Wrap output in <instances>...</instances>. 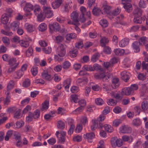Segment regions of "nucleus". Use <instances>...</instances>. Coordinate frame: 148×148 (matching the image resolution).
Masks as SVG:
<instances>
[{
	"label": "nucleus",
	"instance_id": "nucleus-12",
	"mask_svg": "<svg viewBox=\"0 0 148 148\" xmlns=\"http://www.w3.org/2000/svg\"><path fill=\"white\" fill-rule=\"evenodd\" d=\"M142 44L140 42L135 41L132 44V46L133 49H134L135 52H138L140 50L139 47L140 45H142Z\"/></svg>",
	"mask_w": 148,
	"mask_h": 148
},
{
	"label": "nucleus",
	"instance_id": "nucleus-37",
	"mask_svg": "<svg viewBox=\"0 0 148 148\" xmlns=\"http://www.w3.org/2000/svg\"><path fill=\"white\" fill-rule=\"evenodd\" d=\"M109 40L108 38L105 37L102 38L100 40V42L101 44V46L103 47L105 46V44L109 42Z\"/></svg>",
	"mask_w": 148,
	"mask_h": 148
},
{
	"label": "nucleus",
	"instance_id": "nucleus-22",
	"mask_svg": "<svg viewBox=\"0 0 148 148\" xmlns=\"http://www.w3.org/2000/svg\"><path fill=\"white\" fill-rule=\"evenodd\" d=\"M25 27L27 31L29 32H32L35 30V28L32 25L26 23L25 25Z\"/></svg>",
	"mask_w": 148,
	"mask_h": 148
},
{
	"label": "nucleus",
	"instance_id": "nucleus-64",
	"mask_svg": "<svg viewBox=\"0 0 148 148\" xmlns=\"http://www.w3.org/2000/svg\"><path fill=\"white\" fill-rule=\"evenodd\" d=\"M121 123V121L120 120H115L113 121V126L116 127H117Z\"/></svg>",
	"mask_w": 148,
	"mask_h": 148
},
{
	"label": "nucleus",
	"instance_id": "nucleus-30",
	"mask_svg": "<svg viewBox=\"0 0 148 148\" xmlns=\"http://www.w3.org/2000/svg\"><path fill=\"white\" fill-rule=\"evenodd\" d=\"M100 57V54L98 53H96L93 55L91 58V61L93 62H95Z\"/></svg>",
	"mask_w": 148,
	"mask_h": 148
},
{
	"label": "nucleus",
	"instance_id": "nucleus-6",
	"mask_svg": "<svg viewBox=\"0 0 148 148\" xmlns=\"http://www.w3.org/2000/svg\"><path fill=\"white\" fill-rule=\"evenodd\" d=\"M21 8L23 9H33L34 6L29 3H27L25 1H22L21 2Z\"/></svg>",
	"mask_w": 148,
	"mask_h": 148
},
{
	"label": "nucleus",
	"instance_id": "nucleus-23",
	"mask_svg": "<svg viewBox=\"0 0 148 148\" xmlns=\"http://www.w3.org/2000/svg\"><path fill=\"white\" fill-rule=\"evenodd\" d=\"M132 123L133 125L136 127H138L141 124V122L139 119H135L132 121Z\"/></svg>",
	"mask_w": 148,
	"mask_h": 148
},
{
	"label": "nucleus",
	"instance_id": "nucleus-34",
	"mask_svg": "<svg viewBox=\"0 0 148 148\" xmlns=\"http://www.w3.org/2000/svg\"><path fill=\"white\" fill-rule=\"evenodd\" d=\"M76 35L75 33H71L68 34L66 36V39L68 40H70L71 39H74L76 37Z\"/></svg>",
	"mask_w": 148,
	"mask_h": 148
},
{
	"label": "nucleus",
	"instance_id": "nucleus-38",
	"mask_svg": "<svg viewBox=\"0 0 148 148\" xmlns=\"http://www.w3.org/2000/svg\"><path fill=\"white\" fill-rule=\"evenodd\" d=\"M21 110L18 109L14 113V118L15 119H18L21 118L22 116L20 113Z\"/></svg>",
	"mask_w": 148,
	"mask_h": 148
},
{
	"label": "nucleus",
	"instance_id": "nucleus-35",
	"mask_svg": "<svg viewBox=\"0 0 148 148\" xmlns=\"http://www.w3.org/2000/svg\"><path fill=\"white\" fill-rule=\"evenodd\" d=\"M102 8L103 9H110L112 8L109 5L106 1L103 2L102 4Z\"/></svg>",
	"mask_w": 148,
	"mask_h": 148
},
{
	"label": "nucleus",
	"instance_id": "nucleus-1",
	"mask_svg": "<svg viewBox=\"0 0 148 148\" xmlns=\"http://www.w3.org/2000/svg\"><path fill=\"white\" fill-rule=\"evenodd\" d=\"M58 55H55V59L58 61H62L63 58H59L64 56L66 53V51L64 46L60 44L58 48Z\"/></svg>",
	"mask_w": 148,
	"mask_h": 148
},
{
	"label": "nucleus",
	"instance_id": "nucleus-63",
	"mask_svg": "<svg viewBox=\"0 0 148 148\" xmlns=\"http://www.w3.org/2000/svg\"><path fill=\"white\" fill-rule=\"evenodd\" d=\"M95 103L97 105H101L103 103V101L100 98H97L95 100Z\"/></svg>",
	"mask_w": 148,
	"mask_h": 148
},
{
	"label": "nucleus",
	"instance_id": "nucleus-24",
	"mask_svg": "<svg viewBox=\"0 0 148 148\" xmlns=\"http://www.w3.org/2000/svg\"><path fill=\"white\" fill-rule=\"evenodd\" d=\"M20 45L21 47L25 48L28 47L29 45V42L27 41H25L23 40H20L19 41Z\"/></svg>",
	"mask_w": 148,
	"mask_h": 148
},
{
	"label": "nucleus",
	"instance_id": "nucleus-44",
	"mask_svg": "<svg viewBox=\"0 0 148 148\" xmlns=\"http://www.w3.org/2000/svg\"><path fill=\"white\" fill-rule=\"evenodd\" d=\"M9 64L11 66H15L16 64H18V65L19 63H16V58H12L9 59L8 61Z\"/></svg>",
	"mask_w": 148,
	"mask_h": 148
},
{
	"label": "nucleus",
	"instance_id": "nucleus-60",
	"mask_svg": "<svg viewBox=\"0 0 148 148\" xmlns=\"http://www.w3.org/2000/svg\"><path fill=\"white\" fill-rule=\"evenodd\" d=\"M1 33L4 35L8 36H10L12 35L13 33L12 32H9L8 31H6L3 29H2L1 31Z\"/></svg>",
	"mask_w": 148,
	"mask_h": 148
},
{
	"label": "nucleus",
	"instance_id": "nucleus-43",
	"mask_svg": "<svg viewBox=\"0 0 148 148\" xmlns=\"http://www.w3.org/2000/svg\"><path fill=\"white\" fill-rule=\"evenodd\" d=\"M107 103L109 105L113 106L116 105L117 101L114 100L112 99H110L107 101Z\"/></svg>",
	"mask_w": 148,
	"mask_h": 148
},
{
	"label": "nucleus",
	"instance_id": "nucleus-36",
	"mask_svg": "<svg viewBox=\"0 0 148 148\" xmlns=\"http://www.w3.org/2000/svg\"><path fill=\"white\" fill-rule=\"evenodd\" d=\"M142 10H134L133 13L134 17L140 16L142 13Z\"/></svg>",
	"mask_w": 148,
	"mask_h": 148
},
{
	"label": "nucleus",
	"instance_id": "nucleus-15",
	"mask_svg": "<svg viewBox=\"0 0 148 148\" xmlns=\"http://www.w3.org/2000/svg\"><path fill=\"white\" fill-rule=\"evenodd\" d=\"M129 42V39L128 38H125L122 39L119 42L120 47H123L128 45Z\"/></svg>",
	"mask_w": 148,
	"mask_h": 148
},
{
	"label": "nucleus",
	"instance_id": "nucleus-55",
	"mask_svg": "<svg viewBox=\"0 0 148 148\" xmlns=\"http://www.w3.org/2000/svg\"><path fill=\"white\" fill-rule=\"evenodd\" d=\"M140 17V16H137V17H134L133 21L135 23L140 24L142 23Z\"/></svg>",
	"mask_w": 148,
	"mask_h": 148
},
{
	"label": "nucleus",
	"instance_id": "nucleus-25",
	"mask_svg": "<svg viewBox=\"0 0 148 148\" xmlns=\"http://www.w3.org/2000/svg\"><path fill=\"white\" fill-rule=\"evenodd\" d=\"M88 79L87 78H78L76 81L77 84L78 85H80V84H84L87 82Z\"/></svg>",
	"mask_w": 148,
	"mask_h": 148
},
{
	"label": "nucleus",
	"instance_id": "nucleus-47",
	"mask_svg": "<svg viewBox=\"0 0 148 148\" xmlns=\"http://www.w3.org/2000/svg\"><path fill=\"white\" fill-rule=\"evenodd\" d=\"M77 53V51L75 49L70 51L69 53V55L71 57L74 58L76 56Z\"/></svg>",
	"mask_w": 148,
	"mask_h": 148
},
{
	"label": "nucleus",
	"instance_id": "nucleus-14",
	"mask_svg": "<svg viewBox=\"0 0 148 148\" xmlns=\"http://www.w3.org/2000/svg\"><path fill=\"white\" fill-rule=\"evenodd\" d=\"M133 92L132 91V89L130 87L127 88L125 89H122L121 94L123 95H129L131 94V93Z\"/></svg>",
	"mask_w": 148,
	"mask_h": 148
},
{
	"label": "nucleus",
	"instance_id": "nucleus-50",
	"mask_svg": "<svg viewBox=\"0 0 148 148\" xmlns=\"http://www.w3.org/2000/svg\"><path fill=\"white\" fill-rule=\"evenodd\" d=\"M30 80L28 79H26L23 83V87H27L30 86Z\"/></svg>",
	"mask_w": 148,
	"mask_h": 148
},
{
	"label": "nucleus",
	"instance_id": "nucleus-46",
	"mask_svg": "<svg viewBox=\"0 0 148 148\" xmlns=\"http://www.w3.org/2000/svg\"><path fill=\"white\" fill-rule=\"evenodd\" d=\"M33 114V118L35 119H37L40 116V112L38 110H35Z\"/></svg>",
	"mask_w": 148,
	"mask_h": 148
},
{
	"label": "nucleus",
	"instance_id": "nucleus-26",
	"mask_svg": "<svg viewBox=\"0 0 148 148\" xmlns=\"http://www.w3.org/2000/svg\"><path fill=\"white\" fill-rule=\"evenodd\" d=\"M122 139L124 142L128 141L129 143L133 141V138L131 136H123L122 137Z\"/></svg>",
	"mask_w": 148,
	"mask_h": 148
},
{
	"label": "nucleus",
	"instance_id": "nucleus-8",
	"mask_svg": "<svg viewBox=\"0 0 148 148\" xmlns=\"http://www.w3.org/2000/svg\"><path fill=\"white\" fill-rule=\"evenodd\" d=\"M120 130L121 133H129L131 132L132 129L131 127L127 125H123L120 128Z\"/></svg>",
	"mask_w": 148,
	"mask_h": 148
},
{
	"label": "nucleus",
	"instance_id": "nucleus-21",
	"mask_svg": "<svg viewBox=\"0 0 148 148\" xmlns=\"http://www.w3.org/2000/svg\"><path fill=\"white\" fill-rule=\"evenodd\" d=\"M42 77L47 80H50L51 77V75L49 74L47 71H44L42 73Z\"/></svg>",
	"mask_w": 148,
	"mask_h": 148
},
{
	"label": "nucleus",
	"instance_id": "nucleus-31",
	"mask_svg": "<svg viewBox=\"0 0 148 148\" xmlns=\"http://www.w3.org/2000/svg\"><path fill=\"white\" fill-rule=\"evenodd\" d=\"M103 127L106 131L108 133H111L113 130V127L110 125L105 124Z\"/></svg>",
	"mask_w": 148,
	"mask_h": 148
},
{
	"label": "nucleus",
	"instance_id": "nucleus-54",
	"mask_svg": "<svg viewBox=\"0 0 148 148\" xmlns=\"http://www.w3.org/2000/svg\"><path fill=\"white\" fill-rule=\"evenodd\" d=\"M148 107L147 103L146 101H144L142 103L141 108L144 111L146 110L147 109Z\"/></svg>",
	"mask_w": 148,
	"mask_h": 148
},
{
	"label": "nucleus",
	"instance_id": "nucleus-3",
	"mask_svg": "<svg viewBox=\"0 0 148 148\" xmlns=\"http://www.w3.org/2000/svg\"><path fill=\"white\" fill-rule=\"evenodd\" d=\"M35 14L37 16L38 21H42L45 18V16L42 10H34Z\"/></svg>",
	"mask_w": 148,
	"mask_h": 148
},
{
	"label": "nucleus",
	"instance_id": "nucleus-59",
	"mask_svg": "<svg viewBox=\"0 0 148 148\" xmlns=\"http://www.w3.org/2000/svg\"><path fill=\"white\" fill-rule=\"evenodd\" d=\"M147 38L145 36H143L141 37L139 40V41L142 44V45H145V42L147 41Z\"/></svg>",
	"mask_w": 148,
	"mask_h": 148
},
{
	"label": "nucleus",
	"instance_id": "nucleus-33",
	"mask_svg": "<svg viewBox=\"0 0 148 148\" xmlns=\"http://www.w3.org/2000/svg\"><path fill=\"white\" fill-rule=\"evenodd\" d=\"M71 66V63L67 61L64 62L62 64L63 68L65 69H68Z\"/></svg>",
	"mask_w": 148,
	"mask_h": 148
},
{
	"label": "nucleus",
	"instance_id": "nucleus-40",
	"mask_svg": "<svg viewBox=\"0 0 148 148\" xmlns=\"http://www.w3.org/2000/svg\"><path fill=\"white\" fill-rule=\"evenodd\" d=\"M47 28L46 25L44 23H41L39 26V30L41 32H43Z\"/></svg>",
	"mask_w": 148,
	"mask_h": 148
},
{
	"label": "nucleus",
	"instance_id": "nucleus-56",
	"mask_svg": "<svg viewBox=\"0 0 148 148\" xmlns=\"http://www.w3.org/2000/svg\"><path fill=\"white\" fill-rule=\"evenodd\" d=\"M18 66V64H16L15 66H11V67L8 69V72L10 73L13 72L15 70Z\"/></svg>",
	"mask_w": 148,
	"mask_h": 148
},
{
	"label": "nucleus",
	"instance_id": "nucleus-51",
	"mask_svg": "<svg viewBox=\"0 0 148 148\" xmlns=\"http://www.w3.org/2000/svg\"><path fill=\"white\" fill-rule=\"evenodd\" d=\"M32 48L31 47H29L25 52L26 56L27 57H29L31 56L32 54Z\"/></svg>",
	"mask_w": 148,
	"mask_h": 148
},
{
	"label": "nucleus",
	"instance_id": "nucleus-29",
	"mask_svg": "<svg viewBox=\"0 0 148 148\" xmlns=\"http://www.w3.org/2000/svg\"><path fill=\"white\" fill-rule=\"evenodd\" d=\"M114 51L116 55L119 56L122 55L124 54L125 52L124 49H114Z\"/></svg>",
	"mask_w": 148,
	"mask_h": 148
},
{
	"label": "nucleus",
	"instance_id": "nucleus-53",
	"mask_svg": "<svg viewBox=\"0 0 148 148\" xmlns=\"http://www.w3.org/2000/svg\"><path fill=\"white\" fill-rule=\"evenodd\" d=\"M93 68L94 69V71L95 70H97V71L99 70L101 71H103V69L101 68V66L97 64H95L93 65Z\"/></svg>",
	"mask_w": 148,
	"mask_h": 148
},
{
	"label": "nucleus",
	"instance_id": "nucleus-16",
	"mask_svg": "<svg viewBox=\"0 0 148 148\" xmlns=\"http://www.w3.org/2000/svg\"><path fill=\"white\" fill-rule=\"evenodd\" d=\"M45 17L49 18L53 16V11L51 10H42Z\"/></svg>",
	"mask_w": 148,
	"mask_h": 148
},
{
	"label": "nucleus",
	"instance_id": "nucleus-52",
	"mask_svg": "<svg viewBox=\"0 0 148 148\" xmlns=\"http://www.w3.org/2000/svg\"><path fill=\"white\" fill-rule=\"evenodd\" d=\"M104 52L107 54H110L111 52L110 48L108 46H105L103 49Z\"/></svg>",
	"mask_w": 148,
	"mask_h": 148
},
{
	"label": "nucleus",
	"instance_id": "nucleus-32",
	"mask_svg": "<svg viewBox=\"0 0 148 148\" xmlns=\"http://www.w3.org/2000/svg\"><path fill=\"white\" fill-rule=\"evenodd\" d=\"M2 41L5 45L7 47H8L10 44V40L9 38L7 37H3Z\"/></svg>",
	"mask_w": 148,
	"mask_h": 148
},
{
	"label": "nucleus",
	"instance_id": "nucleus-9",
	"mask_svg": "<svg viewBox=\"0 0 148 148\" xmlns=\"http://www.w3.org/2000/svg\"><path fill=\"white\" fill-rule=\"evenodd\" d=\"M95 134L93 132L87 133L84 135V137L87 139V141L89 143L92 142V139L95 137Z\"/></svg>",
	"mask_w": 148,
	"mask_h": 148
},
{
	"label": "nucleus",
	"instance_id": "nucleus-28",
	"mask_svg": "<svg viewBox=\"0 0 148 148\" xmlns=\"http://www.w3.org/2000/svg\"><path fill=\"white\" fill-rule=\"evenodd\" d=\"M104 11L102 10H92V13L94 15L98 16L101 14H104Z\"/></svg>",
	"mask_w": 148,
	"mask_h": 148
},
{
	"label": "nucleus",
	"instance_id": "nucleus-62",
	"mask_svg": "<svg viewBox=\"0 0 148 148\" xmlns=\"http://www.w3.org/2000/svg\"><path fill=\"white\" fill-rule=\"evenodd\" d=\"M49 102L45 101L42 104V110L43 109H47L48 108Z\"/></svg>",
	"mask_w": 148,
	"mask_h": 148
},
{
	"label": "nucleus",
	"instance_id": "nucleus-58",
	"mask_svg": "<svg viewBox=\"0 0 148 148\" xmlns=\"http://www.w3.org/2000/svg\"><path fill=\"white\" fill-rule=\"evenodd\" d=\"M24 123V122L22 121H17L16 123V127L18 128L21 127L23 125Z\"/></svg>",
	"mask_w": 148,
	"mask_h": 148
},
{
	"label": "nucleus",
	"instance_id": "nucleus-39",
	"mask_svg": "<svg viewBox=\"0 0 148 148\" xmlns=\"http://www.w3.org/2000/svg\"><path fill=\"white\" fill-rule=\"evenodd\" d=\"M100 25L103 27H106L108 26V22L106 19L101 20L99 22Z\"/></svg>",
	"mask_w": 148,
	"mask_h": 148
},
{
	"label": "nucleus",
	"instance_id": "nucleus-17",
	"mask_svg": "<svg viewBox=\"0 0 148 148\" xmlns=\"http://www.w3.org/2000/svg\"><path fill=\"white\" fill-rule=\"evenodd\" d=\"M129 74L127 72H122L121 73V77L122 80L127 82L130 78Z\"/></svg>",
	"mask_w": 148,
	"mask_h": 148
},
{
	"label": "nucleus",
	"instance_id": "nucleus-20",
	"mask_svg": "<svg viewBox=\"0 0 148 148\" xmlns=\"http://www.w3.org/2000/svg\"><path fill=\"white\" fill-rule=\"evenodd\" d=\"M81 14L79 16V21H80L82 23H83L85 22L86 19L84 17V15L85 14L86 10H80Z\"/></svg>",
	"mask_w": 148,
	"mask_h": 148
},
{
	"label": "nucleus",
	"instance_id": "nucleus-18",
	"mask_svg": "<svg viewBox=\"0 0 148 148\" xmlns=\"http://www.w3.org/2000/svg\"><path fill=\"white\" fill-rule=\"evenodd\" d=\"M19 23L17 21H14L10 25V28L13 31H15L18 29Z\"/></svg>",
	"mask_w": 148,
	"mask_h": 148
},
{
	"label": "nucleus",
	"instance_id": "nucleus-45",
	"mask_svg": "<svg viewBox=\"0 0 148 148\" xmlns=\"http://www.w3.org/2000/svg\"><path fill=\"white\" fill-rule=\"evenodd\" d=\"M14 83L13 81H10L7 87V90L8 91H10L13 88L14 86Z\"/></svg>",
	"mask_w": 148,
	"mask_h": 148
},
{
	"label": "nucleus",
	"instance_id": "nucleus-57",
	"mask_svg": "<svg viewBox=\"0 0 148 148\" xmlns=\"http://www.w3.org/2000/svg\"><path fill=\"white\" fill-rule=\"evenodd\" d=\"M143 69H145L148 70V62L147 61H143L142 64Z\"/></svg>",
	"mask_w": 148,
	"mask_h": 148
},
{
	"label": "nucleus",
	"instance_id": "nucleus-48",
	"mask_svg": "<svg viewBox=\"0 0 148 148\" xmlns=\"http://www.w3.org/2000/svg\"><path fill=\"white\" fill-rule=\"evenodd\" d=\"M65 126L64 123L62 121H59L58 122L57 127L58 128L63 129L65 127Z\"/></svg>",
	"mask_w": 148,
	"mask_h": 148
},
{
	"label": "nucleus",
	"instance_id": "nucleus-61",
	"mask_svg": "<svg viewBox=\"0 0 148 148\" xmlns=\"http://www.w3.org/2000/svg\"><path fill=\"white\" fill-rule=\"evenodd\" d=\"M42 50L46 54H49L51 53V48L49 47L43 48Z\"/></svg>",
	"mask_w": 148,
	"mask_h": 148
},
{
	"label": "nucleus",
	"instance_id": "nucleus-42",
	"mask_svg": "<svg viewBox=\"0 0 148 148\" xmlns=\"http://www.w3.org/2000/svg\"><path fill=\"white\" fill-rule=\"evenodd\" d=\"M82 69L86 71H94L93 67L90 65H84Z\"/></svg>",
	"mask_w": 148,
	"mask_h": 148
},
{
	"label": "nucleus",
	"instance_id": "nucleus-41",
	"mask_svg": "<svg viewBox=\"0 0 148 148\" xmlns=\"http://www.w3.org/2000/svg\"><path fill=\"white\" fill-rule=\"evenodd\" d=\"M104 74L105 73L104 72L96 73L94 75V77L96 79H102L103 76H104Z\"/></svg>",
	"mask_w": 148,
	"mask_h": 148
},
{
	"label": "nucleus",
	"instance_id": "nucleus-10",
	"mask_svg": "<svg viewBox=\"0 0 148 148\" xmlns=\"http://www.w3.org/2000/svg\"><path fill=\"white\" fill-rule=\"evenodd\" d=\"M79 15V13L76 12V11H74L71 13V19L73 22L79 23V18L78 16Z\"/></svg>",
	"mask_w": 148,
	"mask_h": 148
},
{
	"label": "nucleus",
	"instance_id": "nucleus-13",
	"mask_svg": "<svg viewBox=\"0 0 148 148\" xmlns=\"http://www.w3.org/2000/svg\"><path fill=\"white\" fill-rule=\"evenodd\" d=\"M15 139L17 141L16 145L17 147H21L22 146V144L21 141V136L20 134H15L14 135Z\"/></svg>",
	"mask_w": 148,
	"mask_h": 148
},
{
	"label": "nucleus",
	"instance_id": "nucleus-19",
	"mask_svg": "<svg viewBox=\"0 0 148 148\" xmlns=\"http://www.w3.org/2000/svg\"><path fill=\"white\" fill-rule=\"evenodd\" d=\"M62 3V0H55V2H53L52 3V6L53 8L54 9L58 8Z\"/></svg>",
	"mask_w": 148,
	"mask_h": 148
},
{
	"label": "nucleus",
	"instance_id": "nucleus-27",
	"mask_svg": "<svg viewBox=\"0 0 148 148\" xmlns=\"http://www.w3.org/2000/svg\"><path fill=\"white\" fill-rule=\"evenodd\" d=\"M119 79L118 78H115L112 79V86H114L115 88H117L119 86Z\"/></svg>",
	"mask_w": 148,
	"mask_h": 148
},
{
	"label": "nucleus",
	"instance_id": "nucleus-49",
	"mask_svg": "<svg viewBox=\"0 0 148 148\" xmlns=\"http://www.w3.org/2000/svg\"><path fill=\"white\" fill-rule=\"evenodd\" d=\"M71 101H73L75 103H77L79 101L78 96L76 95H72L71 96Z\"/></svg>",
	"mask_w": 148,
	"mask_h": 148
},
{
	"label": "nucleus",
	"instance_id": "nucleus-4",
	"mask_svg": "<svg viewBox=\"0 0 148 148\" xmlns=\"http://www.w3.org/2000/svg\"><path fill=\"white\" fill-rule=\"evenodd\" d=\"M112 146L113 147H115L116 146L120 147L122 146L123 142L120 139H116L115 137L112 138L110 140Z\"/></svg>",
	"mask_w": 148,
	"mask_h": 148
},
{
	"label": "nucleus",
	"instance_id": "nucleus-11",
	"mask_svg": "<svg viewBox=\"0 0 148 148\" xmlns=\"http://www.w3.org/2000/svg\"><path fill=\"white\" fill-rule=\"evenodd\" d=\"M95 1V0H88V8L91 9H97Z\"/></svg>",
	"mask_w": 148,
	"mask_h": 148
},
{
	"label": "nucleus",
	"instance_id": "nucleus-2",
	"mask_svg": "<svg viewBox=\"0 0 148 148\" xmlns=\"http://www.w3.org/2000/svg\"><path fill=\"white\" fill-rule=\"evenodd\" d=\"M12 12V10H7L6 13L3 14L2 15L1 21L3 23L6 24L8 23L9 17L10 16Z\"/></svg>",
	"mask_w": 148,
	"mask_h": 148
},
{
	"label": "nucleus",
	"instance_id": "nucleus-7",
	"mask_svg": "<svg viewBox=\"0 0 148 148\" xmlns=\"http://www.w3.org/2000/svg\"><path fill=\"white\" fill-rule=\"evenodd\" d=\"M104 11V14L110 16H116L119 14L120 12V10H102Z\"/></svg>",
	"mask_w": 148,
	"mask_h": 148
},
{
	"label": "nucleus",
	"instance_id": "nucleus-5",
	"mask_svg": "<svg viewBox=\"0 0 148 148\" xmlns=\"http://www.w3.org/2000/svg\"><path fill=\"white\" fill-rule=\"evenodd\" d=\"M49 27L51 32H52L53 31H59L60 30V27L59 24L56 22L53 23L52 24H49Z\"/></svg>",
	"mask_w": 148,
	"mask_h": 148
}]
</instances>
